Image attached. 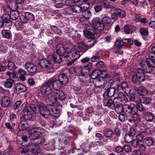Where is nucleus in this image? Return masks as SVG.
Listing matches in <instances>:
<instances>
[{"mask_svg":"<svg viewBox=\"0 0 155 155\" xmlns=\"http://www.w3.org/2000/svg\"><path fill=\"white\" fill-rule=\"evenodd\" d=\"M49 110L48 106H45L42 103L38 105L33 104H30L29 106L26 107L23 109L22 112L25 114V116L28 120L35 118L36 114L40 113L43 117L48 118L49 116Z\"/></svg>","mask_w":155,"mask_h":155,"instance_id":"obj_1","label":"nucleus"},{"mask_svg":"<svg viewBox=\"0 0 155 155\" xmlns=\"http://www.w3.org/2000/svg\"><path fill=\"white\" fill-rule=\"evenodd\" d=\"M149 78V76L143 70L139 68L137 70L135 74L132 77L133 82L135 84H139L141 82L144 81L148 80Z\"/></svg>","mask_w":155,"mask_h":155,"instance_id":"obj_2","label":"nucleus"},{"mask_svg":"<svg viewBox=\"0 0 155 155\" xmlns=\"http://www.w3.org/2000/svg\"><path fill=\"white\" fill-rule=\"evenodd\" d=\"M92 22L93 27L90 29L89 31L91 32L94 35L97 33V31H101L104 29L105 26L98 18H94Z\"/></svg>","mask_w":155,"mask_h":155,"instance_id":"obj_3","label":"nucleus"},{"mask_svg":"<svg viewBox=\"0 0 155 155\" xmlns=\"http://www.w3.org/2000/svg\"><path fill=\"white\" fill-rule=\"evenodd\" d=\"M61 84L58 80H57L54 78H50L48 80L45 82L42 85L44 86V88L46 89H51L52 87L56 91L59 89L61 87Z\"/></svg>","mask_w":155,"mask_h":155,"instance_id":"obj_4","label":"nucleus"},{"mask_svg":"<svg viewBox=\"0 0 155 155\" xmlns=\"http://www.w3.org/2000/svg\"><path fill=\"white\" fill-rule=\"evenodd\" d=\"M84 33V35L87 38L90 39L86 43L89 49H90L94 45L97 41L96 38H94V35L91 32L89 31V30L85 31Z\"/></svg>","mask_w":155,"mask_h":155,"instance_id":"obj_5","label":"nucleus"},{"mask_svg":"<svg viewBox=\"0 0 155 155\" xmlns=\"http://www.w3.org/2000/svg\"><path fill=\"white\" fill-rule=\"evenodd\" d=\"M112 82V81L110 80L104 85V89L106 90L104 94L110 97L113 96L116 92L115 89L111 87Z\"/></svg>","mask_w":155,"mask_h":155,"instance_id":"obj_6","label":"nucleus"},{"mask_svg":"<svg viewBox=\"0 0 155 155\" xmlns=\"http://www.w3.org/2000/svg\"><path fill=\"white\" fill-rule=\"evenodd\" d=\"M67 54L64 56V58H68L69 57L74 60H76L80 57V52L77 48H73L67 52Z\"/></svg>","mask_w":155,"mask_h":155,"instance_id":"obj_7","label":"nucleus"},{"mask_svg":"<svg viewBox=\"0 0 155 155\" xmlns=\"http://www.w3.org/2000/svg\"><path fill=\"white\" fill-rule=\"evenodd\" d=\"M104 73V75L99 77L98 78L94 79L93 81V83L95 87H100L104 83V78H108L110 77V74H108L106 71L103 72Z\"/></svg>","mask_w":155,"mask_h":155,"instance_id":"obj_8","label":"nucleus"},{"mask_svg":"<svg viewBox=\"0 0 155 155\" xmlns=\"http://www.w3.org/2000/svg\"><path fill=\"white\" fill-rule=\"evenodd\" d=\"M44 86L42 85L40 88V91L42 94L44 95L45 97L46 98V99L48 100V101H51L52 98H53L54 96V92H51V89H45L44 88Z\"/></svg>","mask_w":155,"mask_h":155,"instance_id":"obj_9","label":"nucleus"},{"mask_svg":"<svg viewBox=\"0 0 155 155\" xmlns=\"http://www.w3.org/2000/svg\"><path fill=\"white\" fill-rule=\"evenodd\" d=\"M38 63L41 67L47 70H50L53 68V66L52 63L48 60H47L44 58L40 59Z\"/></svg>","mask_w":155,"mask_h":155,"instance_id":"obj_10","label":"nucleus"},{"mask_svg":"<svg viewBox=\"0 0 155 155\" xmlns=\"http://www.w3.org/2000/svg\"><path fill=\"white\" fill-rule=\"evenodd\" d=\"M68 49V48L66 46L61 44H58L56 47V53L61 55V56H62L64 58V56H65L64 55L66 54H68L67 52L68 51L67 50Z\"/></svg>","mask_w":155,"mask_h":155,"instance_id":"obj_11","label":"nucleus"},{"mask_svg":"<svg viewBox=\"0 0 155 155\" xmlns=\"http://www.w3.org/2000/svg\"><path fill=\"white\" fill-rule=\"evenodd\" d=\"M135 105L133 104H131L130 105H124L123 113L129 115L132 113H135Z\"/></svg>","mask_w":155,"mask_h":155,"instance_id":"obj_12","label":"nucleus"},{"mask_svg":"<svg viewBox=\"0 0 155 155\" xmlns=\"http://www.w3.org/2000/svg\"><path fill=\"white\" fill-rule=\"evenodd\" d=\"M43 129L41 127H35L29 130V134L32 137L37 138L43 132Z\"/></svg>","mask_w":155,"mask_h":155,"instance_id":"obj_13","label":"nucleus"},{"mask_svg":"<svg viewBox=\"0 0 155 155\" xmlns=\"http://www.w3.org/2000/svg\"><path fill=\"white\" fill-rule=\"evenodd\" d=\"M61 55L58 54L56 52H54L53 55H50L48 56V60L50 61L51 62H52L53 63H61L62 60V58Z\"/></svg>","mask_w":155,"mask_h":155,"instance_id":"obj_14","label":"nucleus"},{"mask_svg":"<svg viewBox=\"0 0 155 155\" xmlns=\"http://www.w3.org/2000/svg\"><path fill=\"white\" fill-rule=\"evenodd\" d=\"M48 107L49 110V115L51 114V116L56 117H59L60 114L59 111L57 108L51 104L48 105Z\"/></svg>","mask_w":155,"mask_h":155,"instance_id":"obj_15","label":"nucleus"},{"mask_svg":"<svg viewBox=\"0 0 155 155\" xmlns=\"http://www.w3.org/2000/svg\"><path fill=\"white\" fill-rule=\"evenodd\" d=\"M25 66L26 69L28 72L35 73L37 70V66L34 63L31 62L26 63Z\"/></svg>","mask_w":155,"mask_h":155,"instance_id":"obj_16","label":"nucleus"},{"mask_svg":"<svg viewBox=\"0 0 155 155\" xmlns=\"http://www.w3.org/2000/svg\"><path fill=\"white\" fill-rule=\"evenodd\" d=\"M29 126L27 121L25 120L20 121L18 125V130L17 132L18 136H20V132L24 130H26L28 127Z\"/></svg>","mask_w":155,"mask_h":155,"instance_id":"obj_17","label":"nucleus"},{"mask_svg":"<svg viewBox=\"0 0 155 155\" xmlns=\"http://www.w3.org/2000/svg\"><path fill=\"white\" fill-rule=\"evenodd\" d=\"M148 59L147 61H142L140 63L141 66L143 68V71L146 74L147 73H150L152 72V70L151 68L149 67V64L148 63Z\"/></svg>","mask_w":155,"mask_h":155,"instance_id":"obj_18","label":"nucleus"},{"mask_svg":"<svg viewBox=\"0 0 155 155\" xmlns=\"http://www.w3.org/2000/svg\"><path fill=\"white\" fill-rule=\"evenodd\" d=\"M54 96L56 98H54L55 101L57 98L59 100L63 101L66 98V95L64 92L61 90H56L54 92Z\"/></svg>","mask_w":155,"mask_h":155,"instance_id":"obj_19","label":"nucleus"},{"mask_svg":"<svg viewBox=\"0 0 155 155\" xmlns=\"http://www.w3.org/2000/svg\"><path fill=\"white\" fill-rule=\"evenodd\" d=\"M58 80L61 85L65 86L68 82V78L64 74H62L58 76Z\"/></svg>","mask_w":155,"mask_h":155,"instance_id":"obj_20","label":"nucleus"},{"mask_svg":"<svg viewBox=\"0 0 155 155\" xmlns=\"http://www.w3.org/2000/svg\"><path fill=\"white\" fill-rule=\"evenodd\" d=\"M78 48L79 51L82 53H84L89 49L86 43L83 41H81L78 43Z\"/></svg>","mask_w":155,"mask_h":155,"instance_id":"obj_21","label":"nucleus"},{"mask_svg":"<svg viewBox=\"0 0 155 155\" xmlns=\"http://www.w3.org/2000/svg\"><path fill=\"white\" fill-rule=\"evenodd\" d=\"M103 103L104 106L108 107L111 109H114L115 107L114 101L111 99H104L103 100Z\"/></svg>","mask_w":155,"mask_h":155,"instance_id":"obj_22","label":"nucleus"},{"mask_svg":"<svg viewBox=\"0 0 155 155\" xmlns=\"http://www.w3.org/2000/svg\"><path fill=\"white\" fill-rule=\"evenodd\" d=\"M1 18L5 23V26H6V25L8 26H10L12 25V23L10 20L11 18L10 15H3Z\"/></svg>","mask_w":155,"mask_h":155,"instance_id":"obj_23","label":"nucleus"},{"mask_svg":"<svg viewBox=\"0 0 155 155\" xmlns=\"http://www.w3.org/2000/svg\"><path fill=\"white\" fill-rule=\"evenodd\" d=\"M15 90L17 91L22 92H25L27 91L26 87L22 84L18 83L15 85Z\"/></svg>","mask_w":155,"mask_h":155,"instance_id":"obj_24","label":"nucleus"},{"mask_svg":"<svg viewBox=\"0 0 155 155\" xmlns=\"http://www.w3.org/2000/svg\"><path fill=\"white\" fill-rule=\"evenodd\" d=\"M104 71L101 72L99 70L97 69L95 70H94L91 74V77L92 79H96L98 78L99 77H100V76L101 75L102 76L104 75L103 72Z\"/></svg>","mask_w":155,"mask_h":155,"instance_id":"obj_25","label":"nucleus"},{"mask_svg":"<svg viewBox=\"0 0 155 155\" xmlns=\"http://www.w3.org/2000/svg\"><path fill=\"white\" fill-rule=\"evenodd\" d=\"M114 12L115 15L120 18H124L126 16L125 12L120 9H114Z\"/></svg>","mask_w":155,"mask_h":155,"instance_id":"obj_26","label":"nucleus"},{"mask_svg":"<svg viewBox=\"0 0 155 155\" xmlns=\"http://www.w3.org/2000/svg\"><path fill=\"white\" fill-rule=\"evenodd\" d=\"M134 89H130L129 91V93L130 96V100L134 102H136L138 98L137 97L136 93Z\"/></svg>","mask_w":155,"mask_h":155,"instance_id":"obj_27","label":"nucleus"},{"mask_svg":"<svg viewBox=\"0 0 155 155\" xmlns=\"http://www.w3.org/2000/svg\"><path fill=\"white\" fill-rule=\"evenodd\" d=\"M10 103V99L9 97H3L1 100V105L2 107H4L8 106Z\"/></svg>","mask_w":155,"mask_h":155,"instance_id":"obj_28","label":"nucleus"},{"mask_svg":"<svg viewBox=\"0 0 155 155\" xmlns=\"http://www.w3.org/2000/svg\"><path fill=\"white\" fill-rule=\"evenodd\" d=\"M144 142L146 145L149 147L153 146L155 143L153 139L151 137H148L145 138Z\"/></svg>","mask_w":155,"mask_h":155,"instance_id":"obj_29","label":"nucleus"},{"mask_svg":"<svg viewBox=\"0 0 155 155\" xmlns=\"http://www.w3.org/2000/svg\"><path fill=\"white\" fill-rule=\"evenodd\" d=\"M114 108L115 109V112L117 113L120 114L123 112L124 105L121 103L115 104V107Z\"/></svg>","mask_w":155,"mask_h":155,"instance_id":"obj_30","label":"nucleus"},{"mask_svg":"<svg viewBox=\"0 0 155 155\" xmlns=\"http://www.w3.org/2000/svg\"><path fill=\"white\" fill-rule=\"evenodd\" d=\"M24 145L26 146V147L28 148V152L29 151L33 153H35L37 151V149L33 147L34 146L36 147L37 146L34 143H30L28 144H26Z\"/></svg>","mask_w":155,"mask_h":155,"instance_id":"obj_31","label":"nucleus"},{"mask_svg":"<svg viewBox=\"0 0 155 155\" xmlns=\"http://www.w3.org/2000/svg\"><path fill=\"white\" fill-rule=\"evenodd\" d=\"M118 99L122 102H127L128 101V98L121 91L119 92L117 97Z\"/></svg>","mask_w":155,"mask_h":155,"instance_id":"obj_32","label":"nucleus"},{"mask_svg":"<svg viewBox=\"0 0 155 155\" xmlns=\"http://www.w3.org/2000/svg\"><path fill=\"white\" fill-rule=\"evenodd\" d=\"M128 40L127 39L124 38L121 39V38H120L119 40L116 41L115 45L117 48H120L123 46V44H121V43L127 44L128 42L127 41Z\"/></svg>","mask_w":155,"mask_h":155,"instance_id":"obj_33","label":"nucleus"},{"mask_svg":"<svg viewBox=\"0 0 155 155\" xmlns=\"http://www.w3.org/2000/svg\"><path fill=\"white\" fill-rule=\"evenodd\" d=\"M33 137L31 139L35 141L34 144H36L37 146L38 145L41 144L45 142V140L43 138L40 137V136L37 138H36V137Z\"/></svg>","mask_w":155,"mask_h":155,"instance_id":"obj_34","label":"nucleus"},{"mask_svg":"<svg viewBox=\"0 0 155 155\" xmlns=\"http://www.w3.org/2000/svg\"><path fill=\"white\" fill-rule=\"evenodd\" d=\"M134 90L135 91H136L139 94L143 96L147 94V92L146 89L141 87H135Z\"/></svg>","mask_w":155,"mask_h":155,"instance_id":"obj_35","label":"nucleus"},{"mask_svg":"<svg viewBox=\"0 0 155 155\" xmlns=\"http://www.w3.org/2000/svg\"><path fill=\"white\" fill-rule=\"evenodd\" d=\"M143 117L148 121H151L154 119V115L151 113L147 112L143 114Z\"/></svg>","mask_w":155,"mask_h":155,"instance_id":"obj_36","label":"nucleus"},{"mask_svg":"<svg viewBox=\"0 0 155 155\" xmlns=\"http://www.w3.org/2000/svg\"><path fill=\"white\" fill-rule=\"evenodd\" d=\"M19 11H12L10 12L11 18L13 20H16L19 17L18 12Z\"/></svg>","mask_w":155,"mask_h":155,"instance_id":"obj_37","label":"nucleus"},{"mask_svg":"<svg viewBox=\"0 0 155 155\" xmlns=\"http://www.w3.org/2000/svg\"><path fill=\"white\" fill-rule=\"evenodd\" d=\"M137 110L142 113H144L146 110V108L140 102L137 103L136 106L135 107V109Z\"/></svg>","mask_w":155,"mask_h":155,"instance_id":"obj_38","label":"nucleus"},{"mask_svg":"<svg viewBox=\"0 0 155 155\" xmlns=\"http://www.w3.org/2000/svg\"><path fill=\"white\" fill-rule=\"evenodd\" d=\"M83 76H82V78H81V80L83 82L85 83L84 84H82V87L84 88L86 85L85 83H89V84H88V85H89L90 84L91 85V83H90L91 81V78L90 77H87L86 78Z\"/></svg>","mask_w":155,"mask_h":155,"instance_id":"obj_39","label":"nucleus"},{"mask_svg":"<svg viewBox=\"0 0 155 155\" xmlns=\"http://www.w3.org/2000/svg\"><path fill=\"white\" fill-rule=\"evenodd\" d=\"M152 100L150 97H142L140 98V101L146 105H148L151 103Z\"/></svg>","mask_w":155,"mask_h":155,"instance_id":"obj_40","label":"nucleus"},{"mask_svg":"<svg viewBox=\"0 0 155 155\" xmlns=\"http://www.w3.org/2000/svg\"><path fill=\"white\" fill-rule=\"evenodd\" d=\"M120 87L121 89L125 92H126V91H128L129 89L128 83L125 81H123L121 83L120 86Z\"/></svg>","mask_w":155,"mask_h":155,"instance_id":"obj_41","label":"nucleus"},{"mask_svg":"<svg viewBox=\"0 0 155 155\" xmlns=\"http://www.w3.org/2000/svg\"><path fill=\"white\" fill-rule=\"evenodd\" d=\"M1 33L4 38H11V33L10 31L7 30H4L2 31Z\"/></svg>","mask_w":155,"mask_h":155,"instance_id":"obj_42","label":"nucleus"},{"mask_svg":"<svg viewBox=\"0 0 155 155\" xmlns=\"http://www.w3.org/2000/svg\"><path fill=\"white\" fill-rule=\"evenodd\" d=\"M18 4L21 5V3L19 2L18 4L16 3L15 2L14 3H11L9 5L10 8L11 9L12 11H16V10H18L19 8V6Z\"/></svg>","mask_w":155,"mask_h":155,"instance_id":"obj_43","label":"nucleus"},{"mask_svg":"<svg viewBox=\"0 0 155 155\" xmlns=\"http://www.w3.org/2000/svg\"><path fill=\"white\" fill-rule=\"evenodd\" d=\"M82 15L86 19H89L91 16V14L90 11L87 10L82 11Z\"/></svg>","mask_w":155,"mask_h":155,"instance_id":"obj_44","label":"nucleus"},{"mask_svg":"<svg viewBox=\"0 0 155 155\" xmlns=\"http://www.w3.org/2000/svg\"><path fill=\"white\" fill-rule=\"evenodd\" d=\"M25 15L27 21H34L35 20V17L30 12H26L25 13Z\"/></svg>","mask_w":155,"mask_h":155,"instance_id":"obj_45","label":"nucleus"},{"mask_svg":"<svg viewBox=\"0 0 155 155\" xmlns=\"http://www.w3.org/2000/svg\"><path fill=\"white\" fill-rule=\"evenodd\" d=\"M101 21L104 25L110 23L111 21V19L110 17L106 16L103 18Z\"/></svg>","mask_w":155,"mask_h":155,"instance_id":"obj_46","label":"nucleus"},{"mask_svg":"<svg viewBox=\"0 0 155 155\" xmlns=\"http://www.w3.org/2000/svg\"><path fill=\"white\" fill-rule=\"evenodd\" d=\"M112 3L111 2L105 0H103V5L104 7L106 9L112 8Z\"/></svg>","mask_w":155,"mask_h":155,"instance_id":"obj_47","label":"nucleus"},{"mask_svg":"<svg viewBox=\"0 0 155 155\" xmlns=\"http://www.w3.org/2000/svg\"><path fill=\"white\" fill-rule=\"evenodd\" d=\"M132 118L133 119V121L139 122L140 120V118L139 114L136 113V110H135V113H132Z\"/></svg>","mask_w":155,"mask_h":155,"instance_id":"obj_48","label":"nucleus"},{"mask_svg":"<svg viewBox=\"0 0 155 155\" xmlns=\"http://www.w3.org/2000/svg\"><path fill=\"white\" fill-rule=\"evenodd\" d=\"M140 32L142 36H147L148 35L149 32L148 29L147 28H141L140 29Z\"/></svg>","mask_w":155,"mask_h":155,"instance_id":"obj_49","label":"nucleus"},{"mask_svg":"<svg viewBox=\"0 0 155 155\" xmlns=\"http://www.w3.org/2000/svg\"><path fill=\"white\" fill-rule=\"evenodd\" d=\"M71 10L73 12L79 13L82 12V10L81 6L75 5L72 8Z\"/></svg>","mask_w":155,"mask_h":155,"instance_id":"obj_50","label":"nucleus"},{"mask_svg":"<svg viewBox=\"0 0 155 155\" xmlns=\"http://www.w3.org/2000/svg\"><path fill=\"white\" fill-rule=\"evenodd\" d=\"M133 137L129 134H127L125 135L124 139L126 142L129 143L132 141Z\"/></svg>","mask_w":155,"mask_h":155,"instance_id":"obj_51","label":"nucleus"},{"mask_svg":"<svg viewBox=\"0 0 155 155\" xmlns=\"http://www.w3.org/2000/svg\"><path fill=\"white\" fill-rule=\"evenodd\" d=\"M14 82V81L12 79L7 80L4 84V85L5 87L7 88H11L12 85L13 83Z\"/></svg>","mask_w":155,"mask_h":155,"instance_id":"obj_52","label":"nucleus"},{"mask_svg":"<svg viewBox=\"0 0 155 155\" xmlns=\"http://www.w3.org/2000/svg\"><path fill=\"white\" fill-rule=\"evenodd\" d=\"M54 6L57 8H59L63 6V0H54Z\"/></svg>","mask_w":155,"mask_h":155,"instance_id":"obj_53","label":"nucleus"},{"mask_svg":"<svg viewBox=\"0 0 155 155\" xmlns=\"http://www.w3.org/2000/svg\"><path fill=\"white\" fill-rule=\"evenodd\" d=\"M6 75L9 76L10 79H16L17 77L16 76L15 73V71H13L12 72L8 71L6 72Z\"/></svg>","mask_w":155,"mask_h":155,"instance_id":"obj_54","label":"nucleus"},{"mask_svg":"<svg viewBox=\"0 0 155 155\" xmlns=\"http://www.w3.org/2000/svg\"><path fill=\"white\" fill-rule=\"evenodd\" d=\"M148 63L149 64V67L151 68L153 71L152 68H155V61L151 59H148Z\"/></svg>","mask_w":155,"mask_h":155,"instance_id":"obj_55","label":"nucleus"},{"mask_svg":"<svg viewBox=\"0 0 155 155\" xmlns=\"http://www.w3.org/2000/svg\"><path fill=\"white\" fill-rule=\"evenodd\" d=\"M112 83L116 85L117 87H119L120 86L121 82L120 78H114L113 80H112Z\"/></svg>","mask_w":155,"mask_h":155,"instance_id":"obj_56","label":"nucleus"},{"mask_svg":"<svg viewBox=\"0 0 155 155\" xmlns=\"http://www.w3.org/2000/svg\"><path fill=\"white\" fill-rule=\"evenodd\" d=\"M81 6L82 11L87 10L90 6V3L81 4Z\"/></svg>","mask_w":155,"mask_h":155,"instance_id":"obj_57","label":"nucleus"},{"mask_svg":"<svg viewBox=\"0 0 155 155\" xmlns=\"http://www.w3.org/2000/svg\"><path fill=\"white\" fill-rule=\"evenodd\" d=\"M113 134V132L111 130H107L104 133V135L107 138H111Z\"/></svg>","mask_w":155,"mask_h":155,"instance_id":"obj_58","label":"nucleus"},{"mask_svg":"<svg viewBox=\"0 0 155 155\" xmlns=\"http://www.w3.org/2000/svg\"><path fill=\"white\" fill-rule=\"evenodd\" d=\"M51 30L53 31L55 34H58L59 35H61V32L60 30L57 27L55 26H52L51 27Z\"/></svg>","mask_w":155,"mask_h":155,"instance_id":"obj_59","label":"nucleus"},{"mask_svg":"<svg viewBox=\"0 0 155 155\" xmlns=\"http://www.w3.org/2000/svg\"><path fill=\"white\" fill-rule=\"evenodd\" d=\"M100 59V56L98 55L97 54H95V55L91 57V61L92 62H95L99 61Z\"/></svg>","mask_w":155,"mask_h":155,"instance_id":"obj_60","label":"nucleus"},{"mask_svg":"<svg viewBox=\"0 0 155 155\" xmlns=\"http://www.w3.org/2000/svg\"><path fill=\"white\" fill-rule=\"evenodd\" d=\"M8 67L10 70H12L15 68L16 67L15 66V63L11 61H8Z\"/></svg>","mask_w":155,"mask_h":155,"instance_id":"obj_61","label":"nucleus"},{"mask_svg":"<svg viewBox=\"0 0 155 155\" xmlns=\"http://www.w3.org/2000/svg\"><path fill=\"white\" fill-rule=\"evenodd\" d=\"M21 103L22 102L21 100H19L16 102L13 106V109L16 110L18 108L20 107Z\"/></svg>","mask_w":155,"mask_h":155,"instance_id":"obj_62","label":"nucleus"},{"mask_svg":"<svg viewBox=\"0 0 155 155\" xmlns=\"http://www.w3.org/2000/svg\"><path fill=\"white\" fill-rule=\"evenodd\" d=\"M123 150H124L127 153H130L131 150V148L128 145L125 144L123 147Z\"/></svg>","mask_w":155,"mask_h":155,"instance_id":"obj_63","label":"nucleus"},{"mask_svg":"<svg viewBox=\"0 0 155 155\" xmlns=\"http://www.w3.org/2000/svg\"><path fill=\"white\" fill-rule=\"evenodd\" d=\"M119 118L121 122L125 121L127 119V117L124 114H122L119 115Z\"/></svg>","mask_w":155,"mask_h":155,"instance_id":"obj_64","label":"nucleus"}]
</instances>
